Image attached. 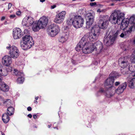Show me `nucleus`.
<instances>
[{"label":"nucleus","mask_w":135,"mask_h":135,"mask_svg":"<svg viewBox=\"0 0 135 135\" xmlns=\"http://www.w3.org/2000/svg\"><path fill=\"white\" fill-rule=\"evenodd\" d=\"M71 62L73 64H76V62L75 60H74L73 59H72L71 60Z\"/></svg>","instance_id":"47"},{"label":"nucleus","mask_w":135,"mask_h":135,"mask_svg":"<svg viewBox=\"0 0 135 135\" xmlns=\"http://www.w3.org/2000/svg\"><path fill=\"white\" fill-rule=\"evenodd\" d=\"M33 118L34 119H36V118L37 116L36 114L33 115Z\"/></svg>","instance_id":"53"},{"label":"nucleus","mask_w":135,"mask_h":135,"mask_svg":"<svg viewBox=\"0 0 135 135\" xmlns=\"http://www.w3.org/2000/svg\"><path fill=\"white\" fill-rule=\"evenodd\" d=\"M114 5V3H112L111 4V5L112 6H113Z\"/></svg>","instance_id":"62"},{"label":"nucleus","mask_w":135,"mask_h":135,"mask_svg":"<svg viewBox=\"0 0 135 135\" xmlns=\"http://www.w3.org/2000/svg\"><path fill=\"white\" fill-rule=\"evenodd\" d=\"M97 11L98 12H101V11H100V9H98L97 10Z\"/></svg>","instance_id":"56"},{"label":"nucleus","mask_w":135,"mask_h":135,"mask_svg":"<svg viewBox=\"0 0 135 135\" xmlns=\"http://www.w3.org/2000/svg\"><path fill=\"white\" fill-rule=\"evenodd\" d=\"M131 60L132 63H135V50L131 56ZM128 68L129 69V71L132 72L135 71V65L133 66L129 65Z\"/></svg>","instance_id":"18"},{"label":"nucleus","mask_w":135,"mask_h":135,"mask_svg":"<svg viewBox=\"0 0 135 135\" xmlns=\"http://www.w3.org/2000/svg\"><path fill=\"white\" fill-rule=\"evenodd\" d=\"M95 0H90V1H91V2H93V1H94Z\"/></svg>","instance_id":"64"},{"label":"nucleus","mask_w":135,"mask_h":135,"mask_svg":"<svg viewBox=\"0 0 135 135\" xmlns=\"http://www.w3.org/2000/svg\"><path fill=\"white\" fill-rule=\"evenodd\" d=\"M16 17V16L15 15H12L10 16L9 17L11 19H13L15 17Z\"/></svg>","instance_id":"42"},{"label":"nucleus","mask_w":135,"mask_h":135,"mask_svg":"<svg viewBox=\"0 0 135 135\" xmlns=\"http://www.w3.org/2000/svg\"><path fill=\"white\" fill-rule=\"evenodd\" d=\"M51 125H48V127L49 128H50L51 127Z\"/></svg>","instance_id":"59"},{"label":"nucleus","mask_w":135,"mask_h":135,"mask_svg":"<svg viewBox=\"0 0 135 135\" xmlns=\"http://www.w3.org/2000/svg\"><path fill=\"white\" fill-rule=\"evenodd\" d=\"M56 7V5H54L51 6V9H53L55 8Z\"/></svg>","instance_id":"46"},{"label":"nucleus","mask_w":135,"mask_h":135,"mask_svg":"<svg viewBox=\"0 0 135 135\" xmlns=\"http://www.w3.org/2000/svg\"><path fill=\"white\" fill-rule=\"evenodd\" d=\"M60 31V28L58 25H51L47 29V32L48 34L51 33L58 34Z\"/></svg>","instance_id":"13"},{"label":"nucleus","mask_w":135,"mask_h":135,"mask_svg":"<svg viewBox=\"0 0 135 135\" xmlns=\"http://www.w3.org/2000/svg\"><path fill=\"white\" fill-rule=\"evenodd\" d=\"M54 129H58L57 128V127H55L54 128Z\"/></svg>","instance_id":"63"},{"label":"nucleus","mask_w":135,"mask_h":135,"mask_svg":"<svg viewBox=\"0 0 135 135\" xmlns=\"http://www.w3.org/2000/svg\"><path fill=\"white\" fill-rule=\"evenodd\" d=\"M4 99L0 95V105H2V102H3Z\"/></svg>","instance_id":"38"},{"label":"nucleus","mask_w":135,"mask_h":135,"mask_svg":"<svg viewBox=\"0 0 135 135\" xmlns=\"http://www.w3.org/2000/svg\"><path fill=\"white\" fill-rule=\"evenodd\" d=\"M74 15H70L69 18L66 21V23L69 25H73V21H74Z\"/></svg>","instance_id":"24"},{"label":"nucleus","mask_w":135,"mask_h":135,"mask_svg":"<svg viewBox=\"0 0 135 135\" xmlns=\"http://www.w3.org/2000/svg\"><path fill=\"white\" fill-rule=\"evenodd\" d=\"M38 97H35V99L36 100H38Z\"/></svg>","instance_id":"55"},{"label":"nucleus","mask_w":135,"mask_h":135,"mask_svg":"<svg viewBox=\"0 0 135 135\" xmlns=\"http://www.w3.org/2000/svg\"><path fill=\"white\" fill-rule=\"evenodd\" d=\"M5 70L7 71L8 73V72H11L12 71V69L11 67H9L6 69Z\"/></svg>","instance_id":"36"},{"label":"nucleus","mask_w":135,"mask_h":135,"mask_svg":"<svg viewBox=\"0 0 135 135\" xmlns=\"http://www.w3.org/2000/svg\"><path fill=\"white\" fill-rule=\"evenodd\" d=\"M34 103L37 104V100H35L34 101Z\"/></svg>","instance_id":"58"},{"label":"nucleus","mask_w":135,"mask_h":135,"mask_svg":"<svg viewBox=\"0 0 135 135\" xmlns=\"http://www.w3.org/2000/svg\"><path fill=\"white\" fill-rule=\"evenodd\" d=\"M49 19L47 17L43 16L41 17L37 22L40 27L42 28H44L47 25Z\"/></svg>","instance_id":"15"},{"label":"nucleus","mask_w":135,"mask_h":135,"mask_svg":"<svg viewBox=\"0 0 135 135\" xmlns=\"http://www.w3.org/2000/svg\"><path fill=\"white\" fill-rule=\"evenodd\" d=\"M32 25L33 26L32 28L33 30L35 32H37L38 31L39 29L42 28L41 27L39 26V25L37 22V23L34 22Z\"/></svg>","instance_id":"25"},{"label":"nucleus","mask_w":135,"mask_h":135,"mask_svg":"<svg viewBox=\"0 0 135 135\" xmlns=\"http://www.w3.org/2000/svg\"><path fill=\"white\" fill-rule=\"evenodd\" d=\"M16 14L18 16L20 15L21 14V12L20 11H17L16 12Z\"/></svg>","instance_id":"44"},{"label":"nucleus","mask_w":135,"mask_h":135,"mask_svg":"<svg viewBox=\"0 0 135 135\" xmlns=\"http://www.w3.org/2000/svg\"><path fill=\"white\" fill-rule=\"evenodd\" d=\"M96 3L95 2H91L90 3V5L91 6H95L96 5Z\"/></svg>","instance_id":"41"},{"label":"nucleus","mask_w":135,"mask_h":135,"mask_svg":"<svg viewBox=\"0 0 135 135\" xmlns=\"http://www.w3.org/2000/svg\"><path fill=\"white\" fill-rule=\"evenodd\" d=\"M12 72L14 75L17 76V82L19 84L22 83L24 81V75L22 71H18L16 69H14Z\"/></svg>","instance_id":"11"},{"label":"nucleus","mask_w":135,"mask_h":135,"mask_svg":"<svg viewBox=\"0 0 135 135\" xmlns=\"http://www.w3.org/2000/svg\"><path fill=\"white\" fill-rule=\"evenodd\" d=\"M12 58L9 56H4L2 59V62L3 64L6 66H8L12 63Z\"/></svg>","instance_id":"17"},{"label":"nucleus","mask_w":135,"mask_h":135,"mask_svg":"<svg viewBox=\"0 0 135 135\" xmlns=\"http://www.w3.org/2000/svg\"><path fill=\"white\" fill-rule=\"evenodd\" d=\"M121 37L126 38L127 36H128V34H120V35Z\"/></svg>","instance_id":"39"},{"label":"nucleus","mask_w":135,"mask_h":135,"mask_svg":"<svg viewBox=\"0 0 135 135\" xmlns=\"http://www.w3.org/2000/svg\"><path fill=\"white\" fill-rule=\"evenodd\" d=\"M120 75L117 73L114 72L112 73L109 75V77L106 80L104 83V88L106 90H108L109 93H113V96L114 95L113 85L114 81V78L119 77Z\"/></svg>","instance_id":"3"},{"label":"nucleus","mask_w":135,"mask_h":135,"mask_svg":"<svg viewBox=\"0 0 135 135\" xmlns=\"http://www.w3.org/2000/svg\"><path fill=\"white\" fill-rule=\"evenodd\" d=\"M103 48L102 44L100 41H97L94 44L92 42H86L84 37L78 44L75 49L78 51L82 50L83 52L86 54L91 52L95 49L101 51Z\"/></svg>","instance_id":"2"},{"label":"nucleus","mask_w":135,"mask_h":135,"mask_svg":"<svg viewBox=\"0 0 135 135\" xmlns=\"http://www.w3.org/2000/svg\"><path fill=\"white\" fill-rule=\"evenodd\" d=\"M29 31L27 29H25L24 31V34H29L30 33Z\"/></svg>","instance_id":"40"},{"label":"nucleus","mask_w":135,"mask_h":135,"mask_svg":"<svg viewBox=\"0 0 135 135\" xmlns=\"http://www.w3.org/2000/svg\"><path fill=\"white\" fill-rule=\"evenodd\" d=\"M14 108L13 107L10 106L8 107L7 109V113L8 115L11 116L14 114Z\"/></svg>","instance_id":"28"},{"label":"nucleus","mask_w":135,"mask_h":135,"mask_svg":"<svg viewBox=\"0 0 135 135\" xmlns=\"http://www.w3.org/2000/svg\"><path fill=\"white\" fill-rule=\"evenodd\" d=\"M32 108L31 107H29L27 108V110L28 111H30L32 110Z\"/></svg>","instance_id":"45"},{"label":"nucleus","mask_w":135,"mask_h":135,"mask_svg":"<svg viewBox=\"0 0 135 135\" xmlns=\"http://www.w3.org/2000/svg\"><path fill=\"white\" fill-rule=\"evenodd\" d=\"M66 14L65 11H62L56 15L54 19V22L55 23L60 24L64 21Z\"/></svg>","instance_id":"9"},{"label":"nucleus","mask_w":135,"mask_h":135,"mask_svg":"<svg viewBox=\"0 0 135 135\" xmlns=\"http://www.w3.org/2000/svg\"><path fill=\"white\" fill-rule=\"evenodd\" d=\"M121 71V73L123 74H128L129 73V69L127 68H122Z\"/></svg>","instance_id":"33"},{"label":"nucleus","mask_w":135,"mask_h":135,"mask_svg":"<svg viewBox=\"0 0 135 135\" xmlns=\"http://www.w3.org/2000/svg\"><path fill=\"white\" fill-rule=\"evenodd\" d=\"M128 86L131 88H135V78L132 79L128 82Z\"/></svg>","instance_id":"27"},{"label":"nucleus","mask_w":135,"mask_h":135,"mask_svg":"<svg viewBox=\"0 0 135 135\" xmlns=\"http://www.w3.org/2000/svg\"><path fill=\"white\" fill-rule=\"evenodd\" d=\"M106 35L104 37L103 41L105 45L109 46L112 45L117 37V34Z\"/></svg>","instance_id":"6"},{"label":"nucleus","mask_w":135,"mask_h":135,"mask_svg":"<svg viewBox=\"0 0 135 135\" xmlns=\"http://www.w3.org/2000/svg\"><path fill=\"white\" fill-rule=\"evenodd\" d=\"M120 84V83L119 82V81L116 82H115V86H117V85H119Z\"/></svg>","instance_id":"48"},{"label":"nucleus","mask_w":135,"mask_h":135,"mask_svg":"<svg viewBox=\"0 0 135 135\" xmlns=\"http://www.w3.org/2000/svg\"><path fill=\"white\" fill-rule=\"evenodd\" d=\"M27 116L30 118H31L32 117V115L31 114H28Z\"/></svg>","instance_id":"51"},{"label":"nucleus","mask_w":135,"mask_h":135,"mask_svg":"<svg viewBox=\"0 0 135 135\" xmlns=\"http://www.w3.org/2000/svg\"><path fill=\"white\" fill-rule=\"evenodd\" d=\"M34 22L33 18L31 16L26 17L23 20L22 25L23 26L29 27Z\"/></svg>","instance_id":"14"},{"label":"nucleus","mask_w":135,"mask_h":135,"mask_svg":"<svg viewBox=\"0 0 135 135\" xmlns=\"http://www.w3.org/2000/svg\"><path fill=\"white\" fill-rule=\"evenodd\" d=\"M1 134L2 135H5L4 133H3L2 132H1Z\"/></svg>","instance_id":"60"},{"label":"nucleus","mask_w":135,"mask_h":135,"mask_svg":"<svg viewBox=\"0 0 135 135\" xmlns=\"http://www.w3.org/2000/svg\"><path fill=\"white\" fill-rule=\"evenodd\" d=\"M129 58L127 57H122L119 59V65L121 68H127L129 64L128 62Z\"/></svg>","instance_id":"12"},{"label":"nucleus","mask_w":135,"mask_h":135,"mask_svg":"<svg viewBox=\"0 0 135 135\" xmlns=\"http://www.w3.org/2000/svg\"><path fill=\"white\" fill-rule=\"evenodd\" d=\"M22 34H13V36L15 39H18L21 38Z\"/></svg>","instance_id":"34"},{"label":"nucleus","mask_w":135,"mask_h":135,"mask_svg":"<svg viewBox=\"0 0 135 135\" xmlns=\"http://www.w3.org/2000/svg\"><path fill=\"white\" fill-rule=\"evenodd\" d=\"M6 48L9 50V54L11 58L15 59L18 57L20 55V52L17 47L14 46L11 47L10 44H8Z\"/></svg>","instance_id":"5"},{"label":"nucleus","mask_w":135,"mask_h":135,"mask_svg":"<svg viewBox=\"0 0 135 135\" xmlns=\"http://www.w3.org/2000/svg\"><path fill=\"white\" fill-rule=\"evenodd\" d=\"M56 35V34H49V35L51 37H54Z\"/></svg>","instance_id":"50"},{"label":"nucleus","mask_w":135,"mask_h":135,"mask_svg":"<svg viewBox=\"0 0 135 135\" xmlns=\"http://www.w3.org/2000/svg\"><path fill=\"white\" fill-rule=\"evenodd\" d=\"M124 13L120 12L118 10H116L112 13L110 17L107 15L102 16L99 21V26L102 29H106L110 21L112 24L117 23L120 25V28L122 29L124 27V30L127 26L128 23V19H124Z\"/></svg>","instance_id":"1"},{"label":"nucleus","mask_w":135,"mask_h":135,"mask_svg":"<svg viewBox=\"0 0 135 135\" xmlns=\"http://www.w3.org/2000/svg\"><path fill=\"white\" fill-rule=\"evenodd\" d=\"M132 26L130 27L129 30H126L127 32V33H130L132 31Z\"/></svg>","instance_id":"37"},{"label":"nucleus","mask_w":135,"mask_h":135,"mask_svg":"<svg viewBox=\"0 0 135 135\" xmlns=\"http://www.w3.org/2000/svg\"><path fill=\"white\" fill-rule=\"evenodd\" d=\"M63 32L64 33H70V32L69 31V28L67 27H66V28H64L63 30Z\"/></svg>","instance_id":"35"},{"label":"nucleus","mask_w":135,"mask_h":135,"mask_svg":"<svg viewBox=\"0 0 135 135\" xmlns=\"http://www.w3.org/2000/svg\"><path fill=\"white\" fill-rule=\"evenodd\" d=\"M126 86L127 83L126 82H124L121 84L116 89V93L119 94L122 93L126 88Z\"/></svg>","instance_id":"19"},{"label":"nucleus","mask_w":135,"mask_h":135,"mask_svg":"<svg viewBox=\"0 0 135 135\" xmlns=\"http://www.w3.org/2000/svg\"><path fill=\"white\" fill-rule=\"evenodd\" d=\"M7 21H6L5 22V23H4L5 24H7Z\"/></svg>","instance_id":"61"},{"label":"nucleus","mask_w":135,"mask_h":135,"mask_svg":"<svg viewBox=\"0 0 135 135\" xmlns=\"http://www.w3.org/2000/svg\"><path fill=\"white\" fill-rule=\"evenodd\" d=\"M2 119L4 123H7L9 120L8 115L7 113H5L3 114Z\"/></svg>","instance_id":"26"},{"label":"nucleus","mask_w":135,"mask_h":135,"mask_svg":"<svg viewBox=\"0 0 135 135\" xmlns=\"http://www.w3.org/2000/svg\"><path fill=\"white\" fill-rule=\"evenodd\" d=\"M34 44L32 37L29 35H25L22 37V41L20 42L21 48L24 50L30 49Z\"/></svg>","instance_id":"4"},{"label":"nucleus","mask_w":135,"mask_h":135,"mask_svg":"<svg viewBox=\"0 0 135 135\" xmlns=\"http://www.w3.org/2000/svg\"><path fill=\"white\" fill-rule=\"evenodd\" d=\"M88 38L91 41H94L98 38V34H90Z\"/></svg>","instance_id":"29"},{"label":"nucleus","mask_w":135,"mask_h":135,"mask_svg":"<svg viewBox=\"0 0 135 135\" xmlns=\"http://www.w3.org/2000/svg\"><path fill=\"white\" fill-rule=\"evenodd\" d=\"M94 65H97L98 64V62L97 61H95L93 62Z\"/></svg>","instance_id":"49"},{"label":"nucleus","mask_w":135,"mask_h":135,"mask_svg":"<svg viewBox=\"0 0 135 135\" xmlns=\"http://www.w3.org/2000/svg\"><path fill=\"white\" fill-rule=\"evenodd\" d=\"M45 0H40V1L41 2H43L45 1Z\"/></svg>","instance_id":"54"},{"label":"nucleus","mask_w":135,"mask_h":135,"mask_svg":"<svg viewBox=\"0 0 135 135\" xmlns=\"http://www.w3.org/2000/svg\"><path fill=\"white\" fill-rule=\"evenodd\" d=\"M113 93H110L108 90H106L105 88H100L99 91L96 94L97 97L100 96L102 94L105 95L106 97L110 98L113 96Z\"/></svg>","instance_id":"16"},{"label":"nucleus","mask_w":135,"mask_h":135,"mask_svg":"<svg viewBox=\"0 0 135 135\" xmlns=\"http://www.w3.org/2000/svg\"><path fill=\"white\" fill-rule=\"evenodd\" d=\"M9 88L8 86L2 81L0 82V90L3 91H7Z\"/></svg>","instance_id":"20"},{"label":"nucleus","mask_w":135,"mask_h":135,"mask_svg":"<svg viewBox=\"0 0 135 135\" xmlns=\"http://www.w3.org/2000/svg\"><path fill=\"white\" fill-rule=\"evenodd\" d=\"M125 15H124V16ZM126 18H124V19H126ZM128 20V22L129 23V22H131L132 23H134V21H135V18L133 16H132L130 17L129 20L128 19L126 18ZM129 23H128V24ZM128 26H127L124 29V30L123 28L124 27H123L122 29H116L115 28H114L113 29H112V28H109L108 30V32L109 34H118L119 33H121V34H124L123 32H122V30H123V31H125V30H126V28Z\"/></svg>","instance_id":"7"},{"label":"nucleus","mask_w":135,"mask_h":135,"mask_svg":"<svg viewBox=\"0 0 135 135\" xmlns=\"http://www.w3.org/2000/svg\"><path fill=\"white\" fill-rule=\"evenodd\" d=\"M2 105L4 107L8 108L11 106L12 105L11 100L9 99L3 100V102H2Z\"/></svg>","instance_id":"22"},{"label":"nucleus","mask_w":135,"mask_h":135,"mask_svg":"<svg viewBox=\"0 0 135 135\" xmlns=\"http://www.w3.org/2000/svg\"><path fill=\"white\" fill-rule=\"evenodd\" d=\"M12 6V4L11 3H9L8 4V10Z\"/></svg>","instance_id":"43"},{"label":"nucleus","mask_w":135,"mask_h":135,"mask_svg":"<svg viewBox=\"0 0 135 135\" xmlns=\"http://www.w3.org/2000/svg\"><path fill=\"white\" fill-rule=\"evenodd\" d=\"M85 17L86 20V27L88 28L93 24L94 17L91 13H89L86 15Z\"/></svg>","instance_id":"10"},{"label":"nucleus","mask_w":135,"mask_h":135,"mask_svg":"<svg viewBox=\"0 0 135 135\" xmlns=\"http://www.w3.org/2000/svg\"><path fill=\"white\" fill-rule=\"evenodd\" d=\"M120 47L121 48L123 51H127L128 50V45L126 44V43H122L120 45Z\"/></svg>","instance_id":"31"},{"label":"nucleus","mask_w":135,"mask_h":135,"mask_svg":"<svg viewBox=\"0 0 135 135\" xmlns=\"http://www.w3.org/2000/svg\"><path fill=\"white\" fill-rule=\"evenodd\" d=\"M68 34H64L60 36L59 38V41L62 43L65 42L68 38Z\"/></svg>","instance_id":"23"},{"label":"nucleus","mask_w":135,"mask_h":135,"mask_svg":"<svg viewBox=\"0 0 135 135\" xmlns=\"http://www.w3.org/2000/svg\"><path fill=\"white\" fill-rule=\"evenodd\" d=\"M100 28L97 26H95L92 27L90 33L91 34H97L100 33Z\"/></svg>","instance_id":"21"},{"label":"nucleus","mask_w":135,"mask_h":135,"mask_svg":"<svg viewBox=\"0 0 135 135\" xmlns=\"http://www.w3.org/2000/svg\"><path fill=\"white\" fill-rule=\"evenodd\" d=\"M5 17L4 16H3L2 17L1 19V21H2L3 20H4L5 19Z\"/></svg>","instance_id":"52"},{"label":"nucleus","mask_w":135,"mask_h":135,"mask_svg":"<svg viewBox=\"0 0 135 135\" xmlns=\"http://www.w3.org/2000/svg\"><path fill=\"white\" fill-rule=\"evenodd\" d=\"M13 34H20L22 32V31L19 28H16L13 30Z\"/></svg>","instance_id":"32"},{"label":"nucleus","mask_w":135,"mask_h":135,"mask_svg":"<svg viewBox=\"0 0 135 135\" xmlns=\"http://www.w3.org/2000/svg\"><path fill=\"white\" fill-rule=\"evenodd\" d=\"M74 21L73 26L76 28H79L81 27L84 23L83 19L79 16H74Z\"/></svg>","instance_id":"8"},{"label":"nucleus","mask_w":135,"mask_h":135,"mask_svg":"<svg viewBox=\"0 0 135 135\" xmlns=\"http://www.w3.org/2000/svg\"><path fill=\"white\" fill-rule=\"evenodd\" d=\"M7 74V72L5 69H0V80H1V76H5Z\"/></svg>","instance_id":"30"},{"label":"nucleus","mask_w":135,"mask_h":135,"mask_svg":"<svg viewBox=\"0 0 135 135\" xmlns=\"http://www.w3.org/2000/svg\"><path fill=\"white\" fill-rule=\"evenodd\" d=\"M112 2H113V1H118V0H111V1Z\"/></svg>","instance_id":"57"}]
</instances>
